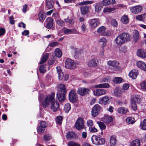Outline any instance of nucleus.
I'll return each instance as SVG.
<instances>
[{"instance_id": "f257e3e1", "label": "nucleus", "mask_w": 146, "mask_h": 146, "mask_svg": "<svg viewBox=\"0 0 146 146\" xmlns=\"http://www.w3.org/2000/svg\"><path fill=\"white\" fill-rule=\"evenodd\" d=\"M54 95H48L46 97L44 100L42 102L44 107L46 108L50 106L52 110H57L59 108V104L55 101Z\"/></svg>"}, {"instance_id": "f03ea898", "label": "nucleus", "mask_w": 146, "mask_h": 146, "mask_svg": "<svg viewBox=\"0 0 146 146\" xmlns=\"http://www.w3.org/2000/svg\"><path fill=\"white\" fill-rule=\"evenodd\" d=\"M66 92L65 85L62 84H60L59 86L58 91L56 94L59 102H62L64 101Z\"/></svg>"}, {"instance_id": "7ed1b4c3", "label": "nucleus", "mask_w": 146, "mask_h": 146, "mask_svg": "<svg viewBox=\"0 0 146 146\" xmlns=\"http://www.w3.org/2000/svg\"><path fill=\"white\" fill-rule=\"evenodd\" d=\"M91 139L93 143L97 145L104 144L105 142L104 139L100 136L98 137L96 135H93L92 136Z\"/></svg>"}, {"instance_id": "20e7f679", "label": "nucleus", "mask_w": 146, "mask_h": 146, "mask_svg": "<svg viewBox=\"0 0 146 146\" xmlns=\"http://www.w3.org/2000/svg\"><path fill=\"white\" fill-rule=\"evenodd\" d=\"M140 102V99L138 96H135L132 97L131 99V105L133 110H137V107L136 103Z\"/></svg>"}, {"instance_id": "39448f33", "label": "nucleus", "mask_w": 146, "mask_h": 146, "mask_svg": "<svg viewBox=\"0 0 146 146\" xmlns=\"http://www.w3.org/2000/svg\"><path fill=\"white\" fill-rule=\"evenodd\" d=\"M76 65L74 61L72 59L68 58L66 59L65 62V67L68 69L74 68Z\"/></svg>"}, {"instance_id": "423d86ee", "label": "nucleus", "mask_w": 146, "mask_h": 146, "mask_svg": "<svg viewBox=\"0 0 146 146\" xmlns=\"http://www.w3.org/2000/svg\"><path fill=\"white\" fill-rule=\"evenodd\" d=\"M69 99L70 101L73 103L77 101L78 97L75 90H72L70 91L69 95Z\"/></svg>"}, {"instance_id": "0eeeda50", "label": "nucleus", "mask_w": 146, "mask_h": 146, "mask_svg": "<svg viewBox=\"0 0 146 146\" xmlns=\"http://www.w3.org/2000/svg\"><path fill=\"white\" fill-rule=\"evenodd\" d=\"M44 27L48 29L53 28V19L50 17H48L44 23Z\"/></svg>"}, {"instance_id": "6e6552de", "label": "nucleus", "mask_w": 146, "mask_h": 146, "mask_svg": "<svg viewBox=\"0 0 146 146\" xmlns=\"http://www.w3.org/2000/svg\"><path fill=\"white\" fill-rule=\"evenodd\" d=\"M88 22L90 26L93 29L96 27L100 23L99 20L98 18L90 19L89 20Z\"/></svg>"}, {"instance_id": "1a4fd4ad", "label": "nucleus", "mask_w": 146, "mask_h": 146, "mask_svg": "<svg viewBox=\"0 0 146 146\" xmlns=\"http://www.w3.org/2000/svg\"><path fill=\"white\" fill-rule=\"evenodd\" d=\"M90 91V90L88 88L84 87H80L77 90V93L81 96H84L88 94Z\"/></svg>"}, {"instance_id": "9d476101", "label": "nucleus", "mask_w": 146, "mask_h": 146, "mask_svg": "<svg viewBox=\"0 0 146 146\" xmlns=\"http://www.w3.org/2000/svg\"><path fill=\"white\" fill-rule=\"evenodd\" d=\"M111 98L107 96H105L100 98L98 102L101 104L107 105L109 104L110 102V99Z\"/></svg>"}, {"instance_id": "9b49d317", "label": "nucleus", "mask_w": 146, "mask_h": 146, "mask_svg": "<svg viewBox=\"0 0 146 146\" xmlns=\"http://www.w3.org/2000/svg\"><path fill=\"white\" fill-rule=\"evenodd\" d=\"M143 10L142 7L139 5L134 6L130 9L132 13L135 14H137L141 12Z\"/></svg>"}, {"instance_id": "f8f14e48", "label": "nucleus", "mask_w": 146, "mask_h": 146, "mask_svg": "<svg viewBox=\"0 0 146 146\" xmlns=\"http://www.w3.org/2000/svg\"><path fill=\"white\" fill-rule=\"evenodd\" d=\"M84 125V123L82 119L79 118L76 123L75 126L77 129L80 130L83 128Z\"/></svg>"}, {"instance_id": "ddd939ff", "label": "nucleus", "mask_w": 146, "mask_h": 146, "mask_svg": "<svg viewBox=\"0 0 146 146\" xmlns=\"http://www.w3.org/2000/svg\"><path fill=\"white\" fill-rule=\"evenodd\" d=\"M46 126V122L44 121H42L40 122V125L38 126L37 129L38 133L40 134L44 132L45 128Z\"/></svg>"}, {"instance_id": "4468645a", "label": "nucleus", "mask_w": 146, "mask_h": 146, "mask_svg": "<svg viewBox=\"0 0 146 146\" xmlns=\"http://www.w3.org/2000/svg\"><path fill=\"white\" fill-rule=\"evenodd\" d=\"M62 30L65 34L67 35L76 34L77 33V31L75 29H71L64 27L62 29Z\"/></svg>"}, {"instance_id": "2eb2a0df", "label": "nucleus", "mask_w": 146, "mask_h": 146, "mask_svg": "<svg viewBox=\"0 0 146 146\" xmlns=\"http://www.w3.org/2000/svg\"><path fill=\"white\" fill-rule=\"evenodd\" d=\"M101 119L103 122L106 123H109L113 121V118L111 116L105 115Z\"/></svg>"}, {"instance_id": "dca6fc26", "label": "nucleus", "mask_w": 146, "mask_h": 146, "mask_svg": "<svg viewBox=\"0 0 146 146\" xmlns=\"http://www.w3.org/2000/svg\"><path fill=\"white\" fill-rule=\"evenodd\" d=\"M106 91L103 89H98L94 91V94L96 96H100L106 94Z\"/></svg>"}, {"instance_id": "f3484780", "label": "nucleus", "mask_w": 146, "mask_h": 146, "mask_svg": "<svg viewBox=\"0 0 146 146\" xmlns=\"http://www.w3.org/2000/svg\"><path fill=\"white\" fill-rule=\"evenodd\" d=\"M139 74L138 70L136 69H132L129 72V75L133 79H135Z\"/></svg>"}, {"instance_id": "a211bd4d", "label": "nucleus", "mask_w": 146, "mask_h": 146, "mask_svg": "<svg viewBox=\"0 0 146 146\" xmlns=\"http://www.w3.org/2000/svg\"><path fill=\"white\" fill-rule=\"evenodd\" d=\"M55 0H46V9L47 10L53 8Z\"/></svg>"}, {"instance_id": "6ab92c4d", "label": "nucleus", "mask_w": 146, "mask_h": 146, "mask_svg": "<svg viewBox=\"0 0 146 146\" xmlns=\"http://www.w3.org/2000/svg\"><path fill=\"white\" fill-rule=\"evenodd\" d=\"M120 35L125 42L130 40L131 36L128 33H123Z\"/></svg>"}, {"instance_id": "aec40b11", "label": "nucleus", "mask_w": 146, "mask_h": 146, "mask_svg": "<svg viewBox=\"0 0 146 146\" xmlns=\"http://www.w3.org/2000/svg\"><path fill=\"white\" fill-rule=\"evenodd\" d=\"M136 65L139 68L144 71H146V65L144 62L139 61L137 62Z\"/></svg>"}, {"instance_id": "412c9836", "label": "nucleus", "mask_w": 146, "mask_h": 146, "mask_svg": "<svg viewBox=\"0 0 146 146\" xmlns=\"http://www.w3.org/2000/svg\"><path fill=\"white\" fill-rule=\"evenodd\" d=\"M98 62L97 59L93 58L88 62V64L90 67H95L97 66Z\"/></svg>"}, {"instance_id": "4be33fe9", "label": "nucleus", "mask_w": 146, "mask_h": 146, "mask_svg": "<svg viewBox=\"0 0 146 146\" xmlns=\"http://www.w3.org/2000/svg\"><path fill=\"white\" fill-rule=\"evenodd\" d=\"M133 41L135 42H137L139 39V34L138 31L136 30H134L133 31Z\"/></svg>"}, {"instance_id": "5701e85b", "label": "nucleus", "mask_w": 146, "mask_h": 146, "mask_svg": "<svg viewBox=\"0 0 146 146\" xmlns=\"http://www.w3.org/2000/svg\"><path fill=\"white\" fill-rule=\"evenodd\" d=\"M115 40L117 44H122L125 42L120 34L117 36Z\"/></svg>"}, {"instance_id": "b1692460", "label": "nucleus", "mask_w": 146, "mask_h": 146, "mask_svg": "<svg viewBox=\"0 0 146 146\" xmlns=\"http://www.w3.org/2000/svg\"><path fill=\"white\" fill-rule=\"evenodd\" d=\"M110 86L108 83H103L96 85L95 86V87L96 88H108Z\"/></svg>"}, {"instance_id": "393cba45", "label": "nucleus", "mask_w": 146, "mask_h": 146, "mask_svg": "<svg viewBox=\"0 0 146 146\" xmlns=\"http://www.w3.org/2000/svg\"><path fill=\"white\" fill-rule=\"evenodd\" d=\"M137 55L140 57L145 58L146 57V53L141 50L139 49L137 51Z\"/></svg>"}, {"instance_id": "a878e982", "label": "nucleus", "mask_w": 146, "mask_h": 146, "mask_svg": "<svg viewBox=\"0 0 146 146\" xmlns=\"http://www.w3.org/2000/svg\"><path fill=\"white\" fill-rule=\"evenodd\" d=\"M49 53H46L44 54L41 58V60L39 64H40L44 63L47 60L49 57Z\"/></svg>"}, {"instance_id": "bb28decb", "label": "nucleus", "mask_w": 146, "mask_h": 146, "mask_svg": "<svg viewBox=\"0 0 146 146\" xmlns=\"http://www.w3.org/2000/svg\"><path fill=\"white\" fill-rule=\"evenodd\" d=\"M106 28L104 26L100 27L97 29V32L101 35L102 36L105 31Z\"/></svg>"}, {"instance_id": "cd10ccee", "label": "nucleus", "mask_w": 146, "mask_h": 146, "mask_svg": "<svg viewBox=\"0 0 146 146\" xmlns=\"http://www.w3.org/2000/svg\"><path fill=\"white\" fill-rule=\"evenodd\" d=\"M107 63L110 66H111L113 67H115L117 66L119 64L117 61L115 60H110Z\"/></svg>"}, {"instance_id": "c85d7f7f", "label": "nucleus", "mask_w": 146, "mask_h": 146, "mask_svg": "<svg viewBox=\"0 0 146 146\" xmlns=\"http://www.w3.org/2000/svg\"><path fill=\"white\" fill-rule=\"evenodd\" d=\"M123 80L121 77H116L113 78V82L115 84H120L122 82Z\"/></svg>"}, {"instance_id": "c756f323", "label": "nucleus", "mask_w": 146, "mask_h": 146, "mask_svg": "<svg viewBox=\"0 0 146 146\" xmlns=\"http://www.w3.org/2000/svg\"><path fill=\"white\" fill-rule=\"evenodd\" d=\"M110 142L111 146H115L116 144V138L114 136L110 137Z\"/></svg>"}, {"instance_id": "7c9ffc66", "label": "nucleus", "mask_w": 146, "mask_h": 146, "mask_svg": "<svg viewBox=\"0 0 146 146\" xmlns=\"http://www.w3.org/2000/svg\"><path fill=\"white\" fill-rule=\"evenodd\" d=\"M54 54L55 56L58 58L60 57L62 55V52L59 48H57L55 49L54 51Z\"/></svg>"}, {"instance_id": "2f4dec72", "label": "nucleus", "mask_w": 146, "mask_h": 146, "mask_svg": "<svg viewBox=\"0 0 146 146\" xmlns=\"http://www.w3.org/2000/svg\"><path fill=\"white\" fill-rule=\"evenodd\" d=\"M146 15V14L145 13L138 15L135 17V18L137 20L143 21L145 19Z\"/></svg>"}, {"instance_id": "473e14b6", "label": "nucleus", "mask_w": 146, "mask_h": 146, "mask_svg": "<svg viewBox=\"0 0 146 146\" xmlns=\"http://www.w3.org/2000/svg\"><path fill=\"white\" fill-rule=\"evenodd\" d=\"M102 8V6L100 3H96L95 7V11L97 13H99Z\"/></svg>"}, {"instance_id": "72a5a7b5", "label": "nucleus", "mask_w": 146, "mask_h": 146, "mask_svg": "<svg viewBox=\"0 0 146 146\" xmlns=\"http://www.w3.org/2000/svg\"><path fill=\"white\" fill-rule=\"evenodd\" d=\"M140 141L138 139H135L131 142L130 146H140Z\"/></svg>"}, {"instance_id": "f704fd0d", "label": "nucleus", "mask_w": 146, "mask_h": 146, "mask_svg": "<svg viewBox=\"0 0 146 146\" xmlns=\"http://www.w3.org/2000/svg\"><path fill=\"white\" fill-rule=\"evenodd\" d=\"M126 121L127 123L129 124H133L135 121V119L131 117H127L126 119Z\"/></svg>"}, {"instance_id": "c9c22d12", "label": "nucleus", "mask_w": 146, "mask_h": 146, "mask_svg": "<svg viewBox=\"0 0 146 146\" xmlns=\"http://www.w3.org/2000/svg\"><path fill=\"white\" fill-rule=\"evenodd\" d=\"M80 9L82 13L83 14H85L88 12V7L87 6H83L81 7Z\"/></svg>"}, {"instance_id": "e433bc0d", "label": "nucleus", "mask_w": 146, "mask_h": 146, "mask_svg": "<svg viewBox=\"0 0 146 146\" xmlns=\"http://www.w3.org/2000/svg\"><path fill=\"white\" fill-rule=\"evenodd\" d=\"M116 8L115 7L110 8L106 7L103 10V12L104 13L110 12L115 10Z\"/></svg>"}, {"instance_id": "4c0bfd02", "label": "nucleus", "mask_w": 146, "mask_h": 146, "mask_svg": "<svg viewBox=\"0 0 146 146\" xmlns=\"http://www.w3.org/2000/svg\"><path fill=\"white\" fill-rule=\"evenodd\" d=\"M38 16L39 19L40 21L44 20L46 17L44 12L42 11H40L39 12Z\"/></svg>"}, {"instance_id": "58836bf2", "label": "nucleus", "mask_w": 146, "mask_h": 146, "mask_svg": "<svg viewBox=\"0 0 146 146\" xmlns=\"http://www.w3.org/2000/svg\"><path fill=\"white\" fill-rule=\"evenodd\" d=\"M63 117L61 116H57L56 118V123L61 125L63 119Z\"/></svg>"}, {"instance_id": "ea45409f", "label": "nucleus", "mask_w": 146, "mask_h": 146, "mask_svg": "<svg viewBox=\"0 0 146 146\" xmlns=\"http://www.w3.org/2000/svg\"><path fill=\"white\" fill-rule=\"evenodd\" d=\"M121 21L123 24H127L129 22L128 17L125 15L123 16L121 19Z\"/></svg>"}, {"instance_id": "a19ab883", "label": "nucleus", "mask_w": 146, "mask_h": 146, "mask_svg": "<svg viewBox=\"0 0 146 146\" xmlns=\"http://www.w3.org/2000/svg\"><path fill=\"white\" fill-rule=\"evenodd\" d=\"M56 22V26L62 27L64 25V22L60 19H57Z\"/></svg>"}, {"instance_id": "79ce46f5", "label": "nucleus", "mask_w": 146, "mask_h": 146, "mask_svg": "<svg viewBox=\"0 0 146 146\" xmlns=\"http://www.w3.org/2000/svg\"><path fill=\"white\" fill-rule=\"evenodd\" d=\"M140 127L143 130H146V119H145L143 122L141 123Z\"/></svg>"}, {"instance_id": "37998d69", "label": "nucleus", "mask_w": 146, "mask_h": 146, "mask_svg": "<svg viewBox=\"0 0 146 146\" xmlns=\"http://www.w3.org/2000/svg\"><path fill=\"white\" fill-rule=\"evenodd\" d=\"M99 42L102 43V46L103 47L105 46L106 45L107 40L106 38L105 37H102L100 38Z\"/></svg>"}, {"instance_id": "c03bdc74", "label": "nucleus", "mask_w": 146, "mask_h": 146, "mask_svg": "<svg viewBox=\"0 0 146 146\" xmlns=\"http://www.w3.org/2000/svg\"><path fill=\"white\" fill-rule=\"evenodd\" d=\"M74 133L73 132H69L66 133V137L68 138H73L74 137Z\"/></svg>"}, {"instance_id": "a18cd8bd", "label": "nucleus", "mask_w": 146, "mask_h": 146, "mask_svg": "<svg viewBox=\"0 0 146 146\" xmlns=\"http://www.w3.org/2000/svg\"><path fill=\"white\" fill-rule=\"evenodd\" d=\"M93 3V2L92 1H84L83 2L80 3L78 4L79 5H86L88 4H92Z\"/></svg>"}, {"instance_id": "49530a36", "label": "nucleus", "mask_w": 146, "mask_h": 146, "mask_svg": "<svg viewBox=\"0 0 146 146\" xmlns=\"http://www.w3.org/2000/svg\"><path fill=\"white\" fill-rule=\"evenodd\" d=\"M113 34L112 31H108L105 32L102 36H111Z\"/></svg>"}, {"instance_id": "de8ad7c7", "label": "nucleus", "mask_w": 146, "mask_h": 146, "mask_svg": "<svg viewBox=\"0 0 146 146\" xmlns=\"http://www.w3.org/2000/svg\"><path fill=\"white\" fill-rule=\"evenodd\" d=\"M141 88L143 90L146 91V82L143 81L140 84Z\"/></svg>"}, {"instance_id": "09e8293b", "label": "nucleus", "mask_w": 146, "mask_h": 146, "mask_svg": "<svg viewBox=\"0 0 146 146\" xmlns=\"http://www.w3.org/2000/svg\"><path fill=\"white\" fill-rule=\"evenodd\" d=\"M98 125L101 129H105L106 128V126L105 124L102 122H97Z\"/></svg>"}, {"instance_id": "8fccbe9b", "label": "nucleus", "mask_w": 146, "mask_h": 146, "mask_svg": "<svg viewBox=\"0 0 146 146\" xmlns=\"http://www.w3.org/2000/svg\"><path fill=\"white\" fill-rule=\"evenodd\" d=\"M99 113V110H92V114L93 117H95L98 115Z\"/></svg>"}, {"instance_id": "3c124183", "label": "nucleus", "mask_w": 146, "mask_h": 146, "mask_svg": "<svg viewBox=\"0 0 146 146\" xmlns=\"http://www.w3.org/2000/svg\"><path fill=\"white\" fill-rule=\"evenodd\" d=\"M102 4L105 6L109 5L110 4V0H103L102 2Z\"/></svg>"}, {"instance_id": "603ef678", "label": "nucleus", "mask_w": 146, "mask_h": 146, "mask_svg": "<svg viewBox=\"0 0 146 146\" xmlns=\"http://www.w3.org/2000/svg\"><path fill=\"white\" fill-rule=\"evenodd\" d=\"M59 44V43L57 42H53L49 43V45L51 47H54L58 45Z\"/></svg>"}, {"instance_id": "864d4df0", "label": "nucleus", "mask_w": 146, "mask_h": 146, "mask_svg": "<svg viewBox=\"0 0 146 146\" xmlns=\"http://www.w3.org/2000/svg\"><path fill=\"white\" fill-rule=\"evenodd\" d=\"M111 25L115 27H116L117 26V23L115 19H112L111 21Z\"/></svg>"}, {"instance_id": "5fc2aeb1", "label": "nucleus", "mask_w": 146, "mask_h": 146, "mask_svg": "<svg viewBox=\"0 0 146 146\" xmlns=\"http://www.w3.org/2000/svg\"><path fill=\"white\" fill-rule=\"evenodd\" d=\"M51 138V136L47 134L44 135L43 137V139L45 141H47Z\"/></svg>"}, {"instance_id": "6e6d98bb", "label": "nucleus", "mask_w": 146, "mask_h": 146, "mask_svg": "<svg viewBox=\"0 0 146 146\" xmlns=\"http://www.w3.org/2000/svg\"><path fill=\"white\" fill-rule=\"evenodd\" d=\"M39 71L41 73H44L45 72L46 70L45 69L44 65H42L40 66L39 68Z\"/></svg>"}, {"instance_id": "4d7b16f0", "label": "nucleus", "mask_w": 146, "mask_h": 146, "mask_svg": "<svg viewBox=\"0 0 146 146\" xmlns=\"http://www.w3.org/2000/svg\"><path fill=\"white\" fill-rule=\"evenodd\" d=\"M93 121L91 120H88L87 121V125L89 127H91L93 125Z\"/></svg>"}, {"instance_id": "13d9d810", "label": "nucleus", "mask_w": 146, "mask_h": 146, "mask_svg": "<svg viewBox=\"0 0 146 146\" xmlns=\"http://www.w3.org/2000/svg\"><path fill=\"white\" fill-rule=\"evenodd\" d=\"M78 144H77L75 142L70 141L68 143V146H77Z\"/></svg>"}, {"instance_id": "bf43d9fd", "label": "nucleus", "mask_w": 146, "mask_h": 146, "mask_svg": "<svg viewBox=\"0 0 146 146\" xmlns=\"http://www.w3.org/2000/svg\"><path fill=\"white\" fill-rule=\"evenodd\" d=\"M58 75L59 79L60 80H62L64 76V74L63 72H59V73H58Z\"/></svg>"}, {"instance_id": "052dcab7", "label": "nucleus", "mask_w": 146, "mask_h": 146, "mask_svg": "<svg viewBox=\"0 0 146 146\" xmlns=\"http://www.w3.org/2000/svg\"><path fill=\"white\" fill-rule=\"evenodd\" d=\"M66 23H69L71 24H72L74 23V21L72 19H69L68 18L66 19Z\"/></svg>"}, {"instance_id": "680f3d73", "label": "nucleus", "mask_w": 146, "mask_h": 146, "mask_svg": "<svg viewBox=\"0 0 146 146\" xmlns=\"http://www.w3.org/2000/svg\"><path fill=\"white\" fill-rule=\"evenodd\" d=\"M86 29V25L84 24H83L81 26V30L83 33H84Z\"/></svg>"}, {"instance_id": "e2e57ef3", "label": "nucleus", "mask_w": 146, "mask_h": 146, "mask_svg": "<svg viewBox=\"0 0 146 146\" xmlns=\"http://www.w3.org/2000/svg\"><path fill=\"white\" fill-rule=\"evenodd\" d=\"M89 130L90 132H95L97 131V130L96 128L92 127H89Z\"/></svg>"}, {"instance_id": "0e129e2a", "label": "nucleus", "mask_w": 146, "mask_h": 146, "mask_svg": "<svg viewBox=\"0 0 146 146\" xmlns=\"http://www.w3.org/2000/svg\"><path fill=\"white\" fill-rule=\"evenodd\" d=\"M5 30L3 28H1L0 29V36L3 35L5 33Z\"/></svg>"}, {"instance_id": "69168bd1", "label": "nucleus", "mask_w": 146, "mask_h": 146, "mask_svg": "<svg viewBox=\"0 0 146 146\" xmlns=\"http://www.w3.org/2000/svg\"><path fill=\"white\" fill-rule=\"evenodd\" d=\"M71 106L70 104L68 103L66 104L64 106V110H70Z\"/></svg>"}, {"instance_id": "338daca9", "label": "nucleus", "mask_w": 146, "mask_h": 146, "mask_svg": "<svg viewBox=\"0 0 146 146\" xmlns=\"http://www.w3.org/2000/svg\"><path fill=\"white\" fill-rule=\"evenodd\" d=\"M100 105L98 104H96L94 106L92 110H100Z\"/></svg>"}, {"instance_id": "774afa93", "label": "nucleus", "mask_w": 146, "mask_h": 146, "mask_svg": "<svg viewBox=\"0 0 146 146\" xmlns=\"http://www.w3.org/2000/svg\"><path fill=\"white\" fill-rule=\"evenodd\" d=\"M129 87V85L128 84H124L123 86V89L124 90H127Z\"/></svg>"}]
</instances>
